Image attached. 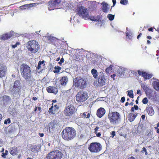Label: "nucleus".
<instances>
[{
    "instance_id": "1",
    "label": "nucleus",
    "mask_w": 159,
    "mask_h": 159,
    "mask_svg": "<svg viewBox=\"0 0 159 159\" xmlns=\"http://www.w3.org/2000/svg\"><path fill=\"white\" fill-rule=\"evenodd\" d=\"M76 131L72 127H66L61 132L62 139L67 141L73 139L76 137Z\"/></svg>"
},
{
    "instance_id": "2",
    "label": "nucleus",
    "mask_w": 159,
    "mask_h": 159,
    "mask_svg": "<svg viewBox=\"0 0 159 159\" xmlns=\"http://www.w3.org/2000/svg\"><path fill=\"white\" fill-rule=\"evenodd\" d=\"M75 12L82 18L87 20L89 18V11L87 8L83 6H81L77 7Z\"/></svg>"
},
{
    "instance_id": "3",
    "label": "nucleus",
    "mask_w": 159,
    "mask_h": 159,
    "mask_svg": "<svg viewBox=\"0 0 159 159\" xmlns=\"http://www.w3.org/2000/svg\"><path fill=\"white\" fill-rule=\"evenodd\" d=\"M20 72L22 77L25 79L30 78L31 72V68L27 64L23 63L21 65Z\"/></svg>"
},
{
    "instance_id": "4",
    "label": "nucleus",
    "mask_w": 159,
    "mask_h": 159,
    "mask_svg": "<svg viewBox=\"0 0 159 159\" xmlns=\"http://www.w3.org/2000/svg\"><path fill=\"white\" fill-rule=\"evenodd\" d=\"M62 155L60 151H53L48 153L44 159H61Z\"/></svg>"
},
{
    "instance_id": "5",
    "label": "nucleus",
    "mask_w": 159,
    "mask_h": 159,
    "mask_svg": "<svg viewBox=\"0 0 159 159\" xmlns=\"http://www.w3.org/2000/svg\"><path fill=\"white\" fill-rule=\"evenodd\" d=\"M75 97L76 101L79 103L84 102L88 98L87 93L83 90L79 91Z\"/></svg>"
},
{
    "instance_id": "6",
    "label": "nucleus",
    "mask_w": 159,
    "mask_h": 159,
    "mask_svg": "<svg viewBox=\"0 0 159 159\" xmlns=\"http://www.w3.org/2000/svg\"><path fill=\"white\" fill-rule=\"evenodd\" d=\"M91 152L98 153L102 149L101 144L98 142H93L89 145L88 148Z\"/></svg>"
},
{
    "instance_id": "7",
    "label": "nucleus",
    "mask_w": 159,
    "mask_h": 159,
    "mask_svg": "<svg viewBox=\"0 0 159 159\" xmlns=\"http://www.w3.org/2000/svg\"><path fill=\"white\" fill-rule=\"evenodd\" d=\"M74 84L76 87L80 89H83L85 88L87 84L86 81L80 77H78L74 80Z\"/></svg>"
},
{
    "instance_id": "8",
    "label": "nucleus",
    "mask_w": 159,
    "mask_h": 159,
    "mask_svg": "<svg viewBox=\"0 0 159 159\" xmlns=\"http://www.w3.org/2000/svg\"><path fill=\"white\" fill-rule=\"evenodd\" d=\"M28 50L31 52L35 53L39 49L38 43L35 40L30 41L28 42Z\"/></svg>"
},
{
    "instance_id": "9",
    "label": "nucleus",
    "mask_w": 159,
    "mask_h": 159,
    "mask_svg": "<svg viewBox=\"0 0 159 159\" xmlns=\"http://www.w3.org/2000/svg\"><path fill=\"white\" fill-rule=\"evenodd\" d=\"M77 110L75 106L72 104L66 106L64 111V113L67 116H71L76 112Z\"/></svg>"
},
{
    "instance_id": "10",
    "label": "nucleus",
    "mask_w": 159,
    "mask_h": 159,
    "mask_svg": "<svg viewBox=\"0 0 159 159\" xmlns=\"http://www.w3.org/2000/svg\"><path fill=\"white\" fill-rule=\"evenodd\" d=\"M120 115L117 112H112L109 113L108 115V118L110 122L114 124L116 123L120 118Z\"/></svg>"
},
{
    "instance_id": "11",
    "label": "nucleus",
    "mask_w": 159,
    "mask_h": 159,
    "mask_svg": "<svg viewBox=\"0 0 159 159\" xmlns=\"http://www.w3.org/2000/svg\"><path fill=\"white\" fill-rule=\"evenodd\" d=\"M61 0H51L48 3V9L51 10L57 9L61 5Z\"/></svg>"
},
{
    "instance_id": "12",
    "label": "nucleus",
    "mask_w": 159,
    "mask_h": 159,
    "mask_svg": "<svg viewBox=\"0 0 159 159\" xmlns=\"http://www.w3.org/2000/svg\"><path fill=\"white\" fill-rule=\"evenodd\" d=\"M106 79L105 78L104 74L101 72L99 74V76L98 80V85L99 86H102L105 84Z\"/></svg>"
},
{
    "instance_id": "13",
    "label": "nucleus",
    "mask_w": 159,
    "mask_h": 159,
    "mask_svg": "<svg viewBox=\"0 0 159 159\" xmlns=\"http://www.w3.org/2000/svg\"><path fill=\"white\" fill-rule=\"evenodd\" d=\"M52 105L51 107L49 109L48 112L51 114H55L57 112L59 107L57 104H54L53 103H52Z\"/></svg>"
},
{
    "instance_id": "14",
    "label": "nucleus",
    "mask_w": 159,
    "mask_h": 159,
    "mask_svg": "<svg viewBox=\"0 0 159 159\" xmlns=\"http://www.w3.org/2000/svg\"><path fill=\"white\" fill-rule=\"evenodd\" d=\"M13 35V32L11 31L9 33L2 34L0 38L1 40H5L11 38Z\"/></svg>"
},
{
    "instance_id": "15",
    "label": "nucleus",
    "mask_w": 159,
    "mask_h": 159,
    "mask_svg": "<svg viewBox=\"0 0 159 159\" xmlns=\"http://www.w3.org/2000/svg\"><path fill=\"white\" fill-rule=\"evenodd\" d=\"M105 112V110L104 108L100 107L97 111V115L98 117L101 118L104 115Z\"/></svg>"
},
{
    "instance_id": "16",
    "label": "nucleus",
    "mask_w": 159,
    "mask_h": 159,
    "mask_svg": "<svg viewBox=\"0 0 159 159\" xmlns=\"http://www.w3.org/2000/svg\"><path fill=\"white\" fill-rule=\"evenodd\" d=\"M47 92L49 93H52L56 94L58 92L57 89L55 87L52 86H49L46 89Z\"/></svg>"
},
{
    "instance_id": "17",
    "label": "nucleus",
    "mask_w": 159,
    "mask_h": 159,
    "mask_svg": "<svg viewBox=\"0 0 159 159\" xmlns=\"http://www.w3.org/2000/svg\"><path fill=\"white\" fill-rule=\"evenodd\" d=\"M6 67L4 65H0V76L1 77L5 76Z\"/></svg>"
},
{
    "instance_id": "18",
    "label": "nucleus",
    "mask_w": 159,
    "mask_h": 159,
    "mask_svg": "<svg viewBox=\"0 0 159 159\" xmlns=\"http://www.w3.org/2000/svg\"><path fill=\"white\" fill-rule=\"evenodd\" d=\"M138 114L135 113L133 114L131 113H130L129 114L128 116V119L131 122L133 121L135 119L136 117L137 116Z\"/></svg>"
},
{
    "instance_id": "19",
    "label": "nucleus",
    "mask_w": 159,
    "mask_h": 159,
    "mask_svg": "<svg viewBox=\"0 0 159 159\" xmlns=\"http://www.w3.org/2000/svg\"><path fill=\"white\" fill-rule=\"evenodd\" d=\"M48 129L49 130L50 132H52L54 129L55 128V124L53 122L49 123L48 125Z\"/></svg>"
},
{
    "instance_id": "20",
    "label": "nucleus",
    "mask_w": 159,
    "mask_h": 159,
    "mask_svg": "<svg viewBox=\"0 0 159 159\" xmlns=\"http://www.w3.org/2000/svg\"><path fill=\"white\" fill-rule=\"evenodd\" d=\"M102 10L103 12H107L108 9V4L107 3L104 2H102Z\"/></svg>"
},
{
    "instance_id": "21",
    "label": "nucleus",
    "mask_w": 159,
    "mask_h": 159,
    "mask_svg": "<svg viewBox=\"0 0 159 159\" xmlns=\"http://www.w3.org/2000/svg\"><path fill=\"white\" fill-rule=\"evenodd\" d=\"M68 81V79L67 76H64L61 77L60 80V84L62 85H65Z\"/></svg>"
},
{
    "instance_id": "22",
    "label": "nucleus",
    "mask_w": 159,
    "mask_h": 159,
    "mask_svg": "<svg viewBox=\"0 0 159 159\" xmlns=\"http://www.w3.org/2000/svg\"><path fill=\"white\" fill-rule=\"evenodd\" d=\"M10 151L9 152L11 154L14 156L17 154V148L16 147H13L10 148Z\"/></svg>"
},
{
    "instance_id": "23",
    "label": "nucleus",
    "mask_w": 159,
    "mask_h": 159,
    "mask_svg": "<svg viewBox=\"0 0 159 159\" xmlns=\"http://www.w3.org/2000/svg\"><path fill=\"white\" fill-rule=\"evenodd\" d=\"M146 110L148 115L150 116H152L154 113L153 108L152 106H148L146 108Z\"/></svg>"
},
{
    "instance_id": "24",
    "label": "nucleus",
    "mask_w": 159,
    "mask_h": 159,
    "mask_svg": "<svg viewBox=\"0 0 159 159\" xmlns=\"http://www.w3.org/2000/svg\"><path fill=\"white\" fill-rule=\"evenodd\" d=\"M32 4H33L32 3L25 4L20 6L19 7V9L21 10H23L27 8H29L30 7H32Z\"/></svg>"
},
{
    "instance_id": "25",
    "label": "nucleus",
    "mask_w": 159,
    "mask_h": 159,
    "mask_svg": "<svg viewBox=\"0 0 159 159\" xmlns=\"http://www.w3.org/2000/svg\"><path fill=\"white\" fill-rule=\"evenodd\" d=\"M20 89L21 88H18V87H12V88L11 90V92L13 94H16L19 92Z\"/></svg>"
},
{
    "instance_id": "26",
    "label": "nucleus",
    "mask_w": 159,
    "mask_h": 159,
    "mask_svg": "<svg viewBox=\"0 0 159 159\" xmlns=\"http://www.w3.org/2000/svg\"><path fill=\"white\" fill-rule=\"evenodd\" d=\"M39 148V146L37 145L31 146L30 148L31 151L34 152H38Z\"/></svg>"
},
{
    "instance_id": "27",
    "label": "nucleus",
    "mask_w": 159,
    "mask_h": 159,
    "mask_svg": "<svg viewBox=\"0 0 159 159\" xmlns=\"http://www.w3.org/2000/svg\"><path fill=\"white\" fill-rule=\"evenodd\" d=\"M154 88L156 90H159V81H154L152 83Z\"/></svg>"
},
{
    "instance_id": "28",
    "label": "nucleus",
    "mask_w": 159,
    "mask_h": 159,
    "mask_svg": "<svg viewBox=\"0 0 159 159\" xmlns=\"http://www.w3.org/2000/svg\"><path fill=\"white\" fill-rule=\"evenodd\" d=\"M48 39L50 41L51 43L53 44L56 43L57 39L54 37L50 36L48 37Z\"/></svg>"
},
{
    "instance_id": "29",
    "label": "nucleus",
    "mask_w": 159,
    "mask_h": 159,
    "mask_svg": "<svg viewBox=\"0 0 159 159\" xmlns=\"http://www.w3.org/2000/svg\"><path fill=\"white\" fill-rule=\"evenodd\" d=\"M144 74L143 77L144 79L145 80L151 79L153 75L152 74H149L146 72Z\"/></svg>"
},
{
    "instance_id": "30",
    "label": "nucleus",
    "mask_w": 159,
    "mask_h": 159,
    "mask_svg": "<svg viewBox=\"0 0 159 159\" xmlns=\"http://www.w3.org/2000/svg\"><path fill=\"white\" fill-rule=\"evenodd\" d=\"M92 74L95 79L97 78L98 76V73L97 70L95 69H93L91 71Z\"/></svg>"
},
{
    "instance_id": "31",
    "label": "nucleus",
    "mask_w": 159,
    "mask_h": 159,
    "mask_svg": "<svg viewBox=\"0 0 159 159\" xmlns=\"http://www.w3.org/2000/svg\"><path fill=\"white\" fill-rule=\"evenodd\" d=\"M3 101L5 102H7L10 101L11 100V99L10 97L7 95H4L3 97Z\"/></svg>"
},
{
    "instance_id": "32",
    "label": "nucleus",
    "mask_w": 159,
    "mask_h": 159,
    "mask_svg": "<svg viewBox=\"0 0 159 159\" xmlns=\"http://www.w3.org/2000/svg\"><path fill=\"white\" fill-rule=\"evenodd\" d=\"M143 130V126L142 125H139L138 126L136 132L137 133H140Z\"/></svg>"
},
{
    "instance_id": "33",
    "label": "nucleus",
    "mask_w": 159,
    "mask_h": 159,
    "mask_svg": "<svg viewBox=\"0 0 159 159\" xmlns=\"http://www.w3.org/2000/svg\"><path fill=\"white\" fill-rule=\"evenodd\" d=\"M20 85V81L18 80H16L14 82V85L13 87L21 88Z\"/></svg>"
},
{
    "instance_id": "34",
    "label": "nucleus",
    "mask_w": 159,
    "mask_h": 159,
    "mask_svg": "<svg viewBox=\"0 0 159 159\" xmlns=\"http://www.w3.org/2000/svg\"><path fill=\"white\" fill-rule=\"evenodd\" d=\"M113 66L111 65L109 67H108L105 70V71L107 74L109 73L110 72H111L112 70Z\"/></svg>"
},
{
    "instance_id": "35",
    "label": "nucleus",
    "mask_w": 159,
    "mask_h": 159,
    "mask_svg": "<svg viewBox=\"0 0 159 159\" xmlns=\"http://www.w3.org/2000/svg\"><path fill=\"white\" fill-rule=\"evenodd\" d=\"M61 69V67L58 66H55L54 67L55 70L53 72L54 73H58L60 72V70Z\"/></svg>"
},
{
    "instance_id": "36",
    "label": "nucleus",
    "mask_w": 159,
    "mask_h": 159,
    "mask_svg": "<svg viewBox=\"0 0 159 159\" xmlns=\"http://www.w3.org/2000/svg\"><path fill=\"white\" fill-rule=\"evenodd\" d=\"M45 62L43 60V61H40L39 62L38 64L37 67L36 68V69L37 70H39V69H41V65L42 64H43Z\"/></svg>"
},
{
    "instance_id": "37",
    "label": "nucleus",
    "mask_w": 159,
    "mask_h": 159,
    "mask_svg": "<svg viewBox=\"0 0 159 159\" xmlns=\"http://www.w3.org/2000/svg\"><path fill=\"white\" fill-rule=\"evenodd\" d=\"M128 96L131 98H134L133 91L132 90H131L130 91H128Z\"/></svg>"
},
{
    "instance_id": "38",
    "label": "nucleus",
    "mask_w": 159,
    "mask_h": 159,
    "mask_svg": "<svg viewBox=\"0 0 159 159\" xmlns=\"http://www.w3.org/2000/svg\"><path fill=\"white\" fill-rule=\"evenodd\" d=\"M107 17L110 20H112L114 18V16L111 14H109L107 15Z\"/></svg>"
},
{
    "instance_id": "39",
    "label": "nucleus",
    "mask_w": 159,
    "mask_h": 159,
    "mask_svg": "<svg viewBox=\"0 0 159 159\" xmlns=\"http://www.w3.org/2000/svg\"><path fill=\"white\" fill-rule=\"evenodd\" d=\"M8 154V152L7 150H5V152H2V157L3 158L6 157V156Z\"/></svg>"
},
{
    "instance_id": "40",
    "label": "nucleus",
    "mask_w": 159,
    "mask_h": 159,
    "mask_svg": "<svg viewBox=\"0 0 159 159\" xmlns=\"http://www.w3.org/2000/svg\"><path fill=\"white\" fill-rule=\"evenodd\" d=\"M120 3L122 5H125L128 4V1L127 0H121Z\"/></svg>"
},
{
    "instance_id": "41",
    "label": "nucleus",
    "mask_w": 159,
    "mask_h": 159,
    "mask_svg": "<svg viewBox=\"0 0 159 159\" xmlns=\"http://www.w3.org/2000/svg\"><path fill=\"white\" fill-rule=\"evenodd\" d=\"M126 36L129 39H132V33H126Z\"/></svg>"
},
{
    "instance_id": "42",
    "label": "nucleus",
    "mask_w": 159,
    "mask_h": 159,
    "mask_svg": "<svg viewBox=\"0 0 159 159\" xmlns=\"http://www.w3.org/2000/svg\"><path fill=\"white\" fill-rule=\"evenodd\" d=\"M90 19V20L92 21H98V20H97V19L96 18V17L95 16H89V18L88 19Z\"/></svg>"
},
{
    "instance_id": "43",
    "label": "nucleus",
    "mask_w": 159,
    "mask_h": 159,
    "mask_svg": "<svg viewBox=\"0 0 159 159\" xmlns=\"http://www.w3.org/2000/svg\"><path fill=\"white\" fill-rule=\"evenodd\" d=\"M148 100L147 98H145L142 100V102L144 104H146L148 103Z\"/></svg>"
},
{
    "instance_id": "44",
    "label": "nucleus",
    "mask_w": 159,
    "mask_h": 159,
    "mask_svg": "<svg viewBox=\"0 0 159 159\" xmlns=\"http://www.w3.org/2000/svg\"><path fill=\"white\" fill-rule=\"evenodd\" d=\"M11 120L10 118H8L7 120H5L4 122V124L7 125V123L10 124L11 123Z\"/></svg>"
},
{
    "instance_id": "45",
    "label": "nucleus",
    "mask_w": 159,
    "mask_h": 159,
    "mask_svg": "<svg viewBox=\"0 0 159 159\" xmlns=\"http://www.w3.org/2000/svg\"><path fill=\"white\" fill-rule=\"evenodd\" d=\"M138 74L139 75H142V76L143 77V75L144 74V73H145V72L141 71L140 70H138Z\"/></svg>"
},
{
    "instance_id": "46",
    "label": "nucleus",
    "mask_w": 159,
    "mask_h": 159,
    "mask_svg": "<svg viewBox=\"0 0 159 159\" xmlns=\"http://www.w3.org/2000/svg\"><path fill=\"white\" fill-rule=\"evenodd\" d=\"M20 44V43L19 42H16V44H15L14 45H12V47L13 48H15L17 47L18 45H19Z\"/></svg>"
},
{
    "instance_id": "47",
    "label": "nucleus",
    "mask_w": 159,
    "mask_h": 159,
    "mask_svg": "<svg viewBox=\"0 0 159 159\" xmlns=\"http://www.w3.org/2000/svg\"><path fill=\"white\" fill-rule=\"evenodd\" d=\"M91 64H98V62L95 60H93L92 61H91Z\"/></svg>"
},
{
    "instance_id": "48",
    "label": "nucleus",
    "mask_w": 159,
    "mask_h": 159,
    "mask_svg": "<svg viewBox=\"0 0 159 159\" xmlns=\"http://www.w3.org/2000/svg\"><path fill=\"white\" fill-rule=\"evenodd\" d=\"M111 134H112V135L111 136V137L113 138L114 136L116 135V132L115 131H112L111 132Z\"/></svg>"
},
{
    "instance_id": "49",
    "label": "nucleus",
    "mask_w": 159,
    "mask_h": 159,
    "mask_svg": "<svg viewBox=\"0 0 159 159\" xmlns=\"http://www.w3.org/2000/svg\"><path fill=\"white\" fill-rule=\"evenodd\" d=\"M99 129V128L98 126H96V128L94 129V132L95 134H97V133L98 131V129Z\"/></svg>"
},
{
    "instance_id": "50",
    "label": "nucleus",
    "mask_w": 159,
    "mask_h": 159,
    "mask_svg": "<svg viewBox=\"0 0 159 159\" xmlns=\"http://www.w3.org/2000/svg\"><path fill=\"white\" fill-rule=\"evenodd\" d=\"M143 151H144L145 152V154L146 155H148V153H147V150H146V148L144 147H143V150L141 151L142 152H143Z\"/></svg>"
},
{
    "instance_id": "51",
    "label": "nucleus",
    "mask_w": 159,
    "mask_h": 159,
    "mask_svg": "<svg viewBox=\"0 0 159 159\" xmlns=\"http://www.w3.org/2000/svg\"><path fill=\"white\" fill-rule=\"evenodd\" d=\"M125 97H122L121 98V99L120 102L122 103H123L125 101Z\"/></svg>"
},
{
    "instance_id": "52",
    "label": "nucleus",
    "mask_w": 159,
    "mask_h": 159,
    "mask_svg": "<svg viewBox=\"0 0 159 159\" xmlns=\"http://www.w3.org/2000/svg\"><path fill=\"white\" fill-rule=\"evenodd\" d=\"M112 1L113 3L112 7H113L115 5L116 3V0H112Z\"/></svg>"
},
{
    "instance_id": "53",
    "label": "nucleus",
    "mask_w": 159,
    "mask_h": 159,
    "mask_svg": "<svg viewBox=\"0 0 159 159\" xmlns=\"http://www.w3.org/2000/svg\"><path fill=\"white\" fill-rule=\"evenodd\" d=\"M116 76V75L115 74H113V75H111V77L113 78V80H115V77Z\"/></svg>"
},
{
    "instance_id": "54",
    "label": "nucleus",
    "mask_w": 159,
    "mask_h": 159,
    "mask_svg": "<svg viewBox=\"0 0 159 159\" xmlns=\"http://www.w3.org/2000/svg\"><path fill=\"white\" fill-rule=\"evenodd\" d=\"M87 113V112H85L83 113L82 115V117H84V118L86 117V113Z\"/></svg>"
},
{
    "instance_id": "55",
    "label": "nucleus",
    "mask_w": 159,
    "mask_h": 159,
    "mask_svg": "<svg viewBox=\"0 0 159 159\" xmlns=\"http://www.w3.org/2000/svg\"><path fill=\"white\" fill-rule=\"evenodd\" d=\"M134 109L136 110H137L138 109V106L136 105H134Z\"/></svg>"
},
{
    "instance_id": "56",
    "label": "nucleus",
    "mask_w": 159,
    "mask_h": 159,
    "mask_svg": "<svg viewBox=\"0 0 159 159\" xmlns=\"http://www.w3.org/2000/svg\"><path fill=\"white\" fill-rule=\"evenodd\" d=\"M158 127H159V122L157 124V126L155 127L154 128L155 129L157 130L158 129Z\"/></svg>"
},
{
    "instance_id": "57",
    "label": "nucleus",
    "mask_w": 159,
    "mask_h": 159,
    "mask_svg": "<svg viewBox=\"0 0 159 159\" xmlns=\"http://www.w3.org/2000/svg\"><path fill=\"white\" fill-rule=\"evenodd\" d=\"M96 134L97 136L98 137H100L101 135V134L100 133H97Z\"/></svg>"
},
{
    "instance_id": "58",
    "label": "nucleus",
    "mask_w": 159,
    "mask_h": 159,
    "mask_svg": "<svg viewBox=\"0 0 159 159\" xmlns=\"http://www.w3.org/2000/svg\"><path fill=\"white\" fill-rule=\"evenodd\" d=\"M159 33V25L156 27V28H154Z\"/></svg>"
},
{
    "instance_id": "59",
    "label": "nucleus",
    "mask_w": 159,
    "mask_h": 159,
    "mask_svg": "<svg viewBox=\"0 0 159 159\" xmlns=\"http://www.w3.org/2000/svg\"><path fill=\"white\" fill-rule=\"evenodd\" d=\"M145 117V116L144 115H142L141 116V118L143 120H144Z\"/></svg>"
},
{
    "instance_id": "60",
    "label": "nucleus",
    "mask_w": 159,
    "mask_h": 159,
    "mask_svg": "<svg viewBox=\"0 0 159 159\" xmlns=\"http://www.w3.org/2000/svg\"><path fill=\"white\" fill-rule=\"evenodd\" d=\"M142 33H140L137 36V39H139L140 37V36H141L142 35Z\"/></svg>"
},
{
    "instance_id": "61",
    "label": "nucleus",
    "mask_w": 159,
    "mask_h": 159,
    "mask_svg": "<svg viewBox=\"0 0 159 159\" xmlns=\"http://www.w3.org/2000/svg\"><path fill=\"white\" fill-rule=\"evenodd\" d=\"M147 88V86L145 85H144L143 87V88L144 90H146Z\"/></svg>"
},
{
    "instance_id": "62",
    "label": "nucleus",
    "mask_w": 159,
    "mask_h": 159,
    "mask_svg": "<svg viewBox=\"0 0 159 159\" xmlns=\"http://www.w3.org/2000/svg\"><path fill=\"white\" fill-rule=\"evenodd\" d=\"M148 30L149 31L152 32L153 31V28L152 27H151L148 29Z\"/></svg>"
},
{
    "instance_id": "63",
    "label": "nucleus",
    "mask_w": 159,
    "mask_h": 159,
    "mask_svg": "<svg viewBox=\"0 0 159 159\" xmlns=\"http://www.w3.org/2000/svg\"><path fill=\"white\" fill-rule=\"evenodd\" d=\"M128 159H136L135 157H134L131 156L128 158Z\"/></svg>"
},
{
    "instance_id": "64",
    "label": "nucleus",
    "mask_w": 159,
    "mask_h": 159,
    "mask_svg": "<svg viewBox=\"0 0 159 159\" xmlns=\"http://www.w3.org/2000/svg\"><path fill=\"white\" fill-rule=\"evenodd\" d=\"M39 135L41 137H43V136H44V134H43V133H39Z\"/></svg>"
}]
</instances>
